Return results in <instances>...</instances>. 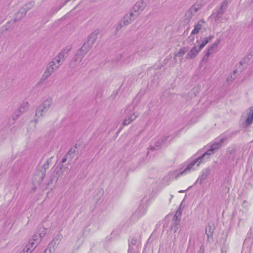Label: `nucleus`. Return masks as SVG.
I'll return each instance as SVG.
<instances>
[{"instance_id":"39448f33","label":"nucleus","mask_w":253,"mask_h":253,"mask_svg":"<svg viewBox=\"0 0 253 253\" xmlns=\"http://www.w3.org/2000/svg\"><path fill=\"white\" fill-rule=\"evenodd\" d=\"M230 3V0H224L221 3L219 8L215 12L212 13L211 16L214 18L215 21H218L222 17Z\"/></svg>"},{"instance_id":"ddd939ff","label":"nucleus","mask_w":253,"mask_h":253,"mask_svg":"<svg viewBox=\"0 0 253 253\" xmlns=\"http://www.w3.org/2000/svg\"><path fill=\"white\" fill-rule=\"evenodd\" d=\"M29 106V104L28 102H26L22 103L21 106L18 108L17 112L16 113L15 117H13V119H16L18 117H19L22 113L25 112L26 110L28 109Z\"/></svg>"},{"instance_id":"a19ab883","label":"nucleus","mask_w":253,"mask_h":253,"mask_svg":"<svg viewBox=\"0 0 253 253\" xmlns=\"http://www.w3.org/2000/svg\"><path fill=\"white\" fill-rule=\"evenodd\" d=\"M235 77H232V75L230 77H228L227 78V82H232V81L234 80Z\"/></svg>"},{"instance_id":"72a5a7b5","label":"nucleus","mask_w":253,"mask_h":253,"mask_svg":"<svg viewBox=\"0 0 253 253\" xmlns=\"http://www.w3.org/2000/svg\"><path fill=\"white\" fill-rule=\"evenodd\" d=\"M182 210L180 207H179L176 211L175 215L177 216L178 218L181 219L182 215Z\"/></svg>"},{"instance_id":"c9c22d12","label":"nucleus","mask_w":253,"mask_h":253,"mask_svg":"<svg viewBox=\"0 0 253 253\" xmlns=\"http://www.w3.org/2000/svg\"><path fill=\"white\" fill-rule=\"evenodd\" d=\"M185 53V51L184 49H181L179 51L175 54V56L182 57Z\"/></svg>"},{"instance_id":"864d4df0","label":"nucleus","mask_w":253,"mask_h":253,"mask_svg":"<svg viewBox=\"0 0 253 253\" xmlns=\"http://www.w3.org/2000/svg\"><path fill=\"white\" fill-rule=\"evenodd\" d=\"M20 253H22V252H20Z\"/></svg>"},{"instance_id":"09e8293b","label":"nucleus","mask_w":253,"mask_h":253,"mask_svg":"<svg viewBox=\"0 0 253 253\" xmlns=\"http://www.w3.org/2000/svg\"><path fill=\"white\" fill-rule=\"evenodd\" d=\"M172 198H173V196L172 195H170V199H169V202H170V201L172 199Z\"/></svg>"},{"instance_id":"423d86ee","label":"nucleus","mask_w":253,"mask_h":253,"mask_svg":"<svg viewBox=\"0 0 253 253\" xmlns=\"http://www.w3.org/2000/svg\"><path fill=\"white\" fill-rule=\"evenodd\" d=\"M146 6V3L144 0L137 1L133 6L132 11L134 12V14H137V17L144 10Z\"/></svg>"},{"instance_id":"dca6fc26","label":"nucleus","mask_w":253,"mask_h":253,"mask_svg":"<svg viewBox=\"0 0 253 253\" xmlns=\"http://www.w3.org/2000/svg\"><path fill=\"white\" fill-rule=\"evenodd\" d=\"M93 44H90L87 41L84 42L83 45L80 48L78 51H80V53L85 56V54L88 52L89 49L92 47Z\"/></svg>"},{"instance_id":"f257e3e1","label":"nucleus","mask_w":253,"mask_h":253,"mask_svg":"<svg viewBox=\"0 0 253 253\" xmlns=\"http://www.w3.org/2000/svg\"><path fill=\"white\" fill-rule=\"evenodd\" d=\"M225 138H221L219 140L215 141L211 145V148L210 149L207 150L204 154L202 155L196 159L192 162H191L186 167V168L183 171L181 172L178 175H182L184 173L186 172L188 170H190L192 169L193 166L197 164V167H198L201 163L202 162V160L204 159H208L209 156L212 154V152L214 150L218 149L219 147H220L222 144V143L225 140Z\"/></svg>"},{"instance_id":"0eeeda50","label":"nucleus","mask_w":253,"mask_h":253,"mask_svg":"<svg viewBox=\"0 0 253 253\" xmlns=\"http://www.w3.org/2000/svg\"><path fill=\"white\" fill-rule=\"evenodd\" d=\"M137 14H134L133 12H130L128 14H126L122 19L124 25H128L137 18Z\"/></svg>"},{"instance_id":"2f4dec72","label":"nucleus","mask_w":253,"mask_h":253,"mask_svg":"<svg viewBox=\"0 0 253 253\" xmlns=\"http://www.w3.org/2000/svg\"><path fill=\"white\" fill-rule=\"evenodd\" d=\"M48 66L53 68V70L55 71L59 69V67L54 63V62L50 61L47 64Z\"/></svg>"},{"instance_id":"58836bf2","label":"nucleus","mask_w":253,"mask_h":253,"mask_svg":"<svg viewBox=\"0 0 253 253\" xmlns=\"http://www.w3.org/2000/svg\"><path fill=\"white\" fill-rule=\"evenodd\" d=\"M77 147H74V148H72L71 149H70V150H69V152H68V154H74L76 151H77Z\"/></svg>"},{"instance_id":"393cba45","label":"nucleus","mask_w":253,"mask_h":253,"mask_svg":"<svg viewBox=\"0 0 253 253\" xmlns=\"http://www.w3.org/2000/svg\"><path fill=\"white\" fill-rule=\"evenodd\" d=\"M35 5V3L33 1H31L28 2L26 5H24L21 8L23 9L25 12L27 13V12L30 9H31L33 7H34Z\"/></svg>"},{"instance_id":"3c124183","label":"nucleus","mask_w":253,"mask_h":253,"mask_svg":"<svg viewBox=\"0 0 253 253\" xmlns=\"http://www.w3.org/2000/svg\"><path fill=\"white\" fill-rule=\"evenodd\" d=\"M251 114V115H252V116L253 117V111H252V114Z\"/></svg>"},{"instance_id":"473e14b6","label":"nucleus","mask_w":253,"mask_h":253,"mask_svg":"<svg viewBox=\"0 0 253 253\" xmlns=\"http://www.w3.org/2000/svg\"><path fill=\"white\" fill-rule=\"evenodd\" d=\"M253 120V117L251 114V113H250L249 115H248L247 119L246 120V125L247 126L250 125L252 123Z\"/></svg>"},{"instance_id":"49530a36","label":"nucleus","mask_w":253,"mask_h":253,"mask_svg":"<svg viewBox=\"0 0 253 253\" xmlns=\"http://www.w3.org/2000/svg\"><path fill=\"white\" fill-rule=\"evenodd\" d=\"M12 29H13V27H11V28H6L5 30H6V31H11V30H12Z\"/></svg>"},{"instance_id":"c756f323","label":"nucleus","mask_w":253,"mask_h":253,"mask_svg":"<svg viewBox=\"0 0 253 253\" xmlns=\"http://www.w3.org/2000/svg\"><path fill=\"white\" fill-rule=\"evenodd\" d=\"M52 62H54L55 64L59 68L60 66L63 64V62L60 60L59 57L56 55L52 60Z\"/></svg>"},{"instance_id":"de8ad7c7","label":"nucleus","mask_w":253,"mask_h":253,"mask_svg":"<svg viewBox=\"0 0 253 253\" xmlns=\"http://www.w3.org/2000/svg\"><path fill=\"white\" fill-rule=\"evenodd\" d=\"M237 70H234L233 72V74L235 75V74L237 73Z\"/></svg>"},{"instance_id":"79ce46f5","label":"nucleus","mask_w":253,"mask_h":253,"mask_svg":"<svg viewBox=\"0 0 253 253\" xmlns=\"http://www.w3.org/2000/svg\"><path fill=\"white\" fill-rule=\"evenodd\" d=\"M205 249L203 246H201L198 253H204Z\"/></svg>"},{"instance_id":"7c9ffc66","label":"nucleus","mask_w":253,"mask_h":253,"mask_svg":"<svg viewBox=\"0 0 253 253\" xmlns=\"http://www.w3.org/2000/svg\"><path fill=\"white\" fill-rule=\"evenodd\" d=\"M199 90L198 87H194L189 93V95L191 96L195 97L197 94L199 93Z\"/></svg>"},{"instance_id":"b1692460","label":"nucleus","mask_w":253,"mask_h":253,"mask_svg":"<svg viewBox=\"0 0 253 253\" xmlns=\"http://www.w3.org/2000/svg\"><path fill=\"white\" fill-rule=\"evenodd\" d=\"M180 224V222L177 221H171V225L170 226V229L173 230L174 233H176L178 229V227Z\"/></svg>"},{"instance_id":"4468645a","label":"nucleus","mask_w":253,"mask_h":253,"mask_svg":"<svg viewBox=\"0 0 253 253\" xmlns=\"http://www.w3.org/2000/svg\"><path fill=\"white\" fill-rule=\"evenodd\" d=\"M145 209L144 208V207L140 206L132 214V218L137 220L143 216L145 214Z\"/></svg>"},{"instance_id":"a18cd8bd","label":"nucleus","mask_w":253,"mask_h":253,"mask_svg":"<svg viewBox=\"0 0 253 253\" xmlns=\"http://www.w3.org/2000/svg\"><path fill=\"white\" fill-rule=\"evenodd\" d=\"M67 161V157L66 156H65L61 160V163L64 164Z\"/></svg>"},{"instance_id":"cd10ccee","label":"nucleus","mask_w":253,"mask_h":253,"mask_svg":"<svg viewBox=\"0 0 253 253\" xmlns=\"http://www.w3.org/2000/svg\"><path fill=\"white\" fill-rule=\"evenodd\" d=\"M213 37V36L210 35L209 37L205 38L199 45L200 49H202Z\"/></svg>"},{"instance_id":"5701e85b","label":"nucleus","mask_w":253,"mask_h":253,"mask_svg":"<svg viewBox=\"0 0 253 253\" xmlns=\"http://www.w3.org/2000/svg\"><path fill=\"white\" fill-rule=\"evenodd\" d=\"M48 232V229L43 227H41L39 229V236L42 239L45 235Z\"/></svg>"},{"instance_id":"2eb2a0df","label":"nucleus","mask_w":253,"mask_h":253,"mask_svg":"<svg viewBox=\"0 0 253 253\" xmlns=\"http://www.w3.org/2000/svg\"><path fill=\"white\" fill-rule=\"evenodd\" d=\"M36 248V243H34L33 241H29L21 252L24 253H31Z\"/></svg>"},{"instance_id":"f8f14e48","label":"nucleus","mask_w":253,"mask_h":253,"mask_svg":"<svg viewBox=\"0 0 253 253\" xmlns=\"http://www.w3.org/2000/svg\"><path fill=\"white\" fill-rule=\"evenodd\" d=\"M71 47L70 46H67L65 48L62 49V50L58 53L57 56L59 58L64 62L65 59L69 55V53L71 50Z\"/></svg>"},{"instance_id":"f704fd0d","label":"nucleus","mask_w":253,"mask_h":253,"mask_svg":"<svg viewBox=\"0 0 253 253\" xmlns=\"http://www.w3.org/2000/svg\"><path fill=\"white\" fill-rule=\"evenodd\" d=\"M125 25H123V21L121 20L118 24V25L116 26V32H118L119 31L120 29H121V28L125 26Z\"/></svg>"},{"instance_id":"c85d7f7f","label":"nucleus","mask_w":253,"mask_h":253,"mask_svg":"<svg viewBox=\"0 0 253 253\" xmlns=\"http://www.w3.org/2000/svg\"><path fill=\"white\" fill-rule=\"evenodd\" d=\"M42 239L39 236V235L38 234H34L33 236L32 240H31L30 241H33L34 242V243H36V247L38 246V245L41 242Z\"/></svg>"},{"instance_id":"8fccbe9b","label":"nucleus","mask_w":253,"mask_h":253,"mask_svg":"<svg viewBox=\"0 0 253 253\" xmlns=\"http://www.w3.org/2000/svg\"><path fill=\"white\" fill-rule=\"evenodd\" d=\"M184 192H185V191H184V190H181V191H179V192H180V193H183Z\"/></svg>"},{"instance_id":"6ab92c4d","label":"nucleus","mask_w":253,"mask_h":253,"mask_svg":"<svg viewBox=\"0 0 253 253\" xmlns=\"http://www.w3.org/2000/svg\"><path fill=\"white\" fill-rule=\"evenodd\" d=\"M169 136H165L160 138L156 143L155 147H151V149L155 150L156 148H159L162 146L169 138Z\"/></svg>"},{"instance_id":"4be33fe9","label":"nucleus","mask_w":253,"mask_h":253,"mask_svg":"<svg viewBox=\"0 0 253 253\" xmlns=\"http://www.w3.org/2000/svg\"><path fill=\"white\" fill-rule=\"evenodd\" d=\"M62 235L61 234L57 235L53 239L50 245H52L54 247L57 246L61 239Z\"/></svg>"},{"instance_id":"f3484780","label":"nucleus","mask_w":253,"mask_h":253,"mask_svg":"<svg viewBox=\"0 0 253 253\" xmlns=\"http://www.w3.org/2000/svg\"><path fill=\"white\" fill-rule=\"evenodd\" d=\"M99 33V30L98 29H96L89 36L87 41L90 44H94L98 38Z\"/></svg>"},{"instance_id":"a211bd4d","label":"nucleus","mask_w":253,"mask_h":253,"mask_svg":"<svg viewBox=\"0 0 253 253\" xmlns=\"http://www.w3.org/2000/svg\"><path fill=\"white\" fill-rule=\"evenodd\" d=\"M26 14L25 11L21 8L14 16V22H16L21 20Z\"/></svg>"},{"instance_id":"1a4fd4ad","label":"nucleus","mask_w":253,"mask_h":253,"mask_svg":"<svg viewBox=\"0 0 253 253\" xmlns=\"http://www.w3.org/2000/svg\"><path fill=\"white\" fill-rule=\"evenodd\" d=\"M211 171V169L210 168H207L204 169L202 171L201 175L199 177L196 183L199 182L201 185L203 181L205 180L208 176L209 175Z\"/></svg>"},{"instance_id":"aec40b11","label":"nucleus","mask_w":253,"mask_h":253,"mask_svg":"<svg viewBox=\"0 0 253 253\" xmlns=\"http://www.w3.org/2000/svg\"><path fill=\"white\" fill-rule=\"evenodd\" d=\"M201 23H204V21L201 20L198 22L197 24H196L194 25V28L191 32V35H195L199 33L200 30L201 29L202 27V24H201Z\"/></svg>"},{"instance_id":"9b49d317","label":"nucleus","mask_w":253,"mask_h":253,"mask_svg":"<svg viewBox=\"0 0 253 253\" xmlns=\"http://www.w3.org/2000/svg\"><path fill=\"white\" fill-rule=\"evenodd\" d=\"M202 49H200V47H197L196 46L193 47L190 51L187 53L186 55V59H191L195 58L197 55L199 54V52Z\"/></svg>"},{"instance_id":"c03bdc74","label":"nucleus","mask_w":253,"mask_h":253,"mask_svg":"<svg viewBox=\"0 0 253 253\" xmlns=\"http://www.w3.org/2000/svg\"><path fill=\"white\" fill-rule=\"evenodd\" d=\"M128 253H134L132 247L130 246L128 250Z\"/></svg>"},{"instance_id":"20e7f679","label":"nucleus","mask_w":253,"mask_h":253,"mask_svg":"<svg viewBox=\"0 0 253 253\" xmlns=\"http://www.w3.org/2000/svg\"><path fill=\"white\" fill-rule=\"evenodd\" d=\"M52 99L48 98L45 100L42 104L39 105L36 111V116L38 117H42L45 115L49 110L52 104Z\"/></svg>"},{"instance_id":"4c0bfd02","label":"nucleus","mask_w":253,"mask_h":253,"mask_svg":"<svg viewBox=\"0 0 253 253\" xmlns=\"http://www.w3.org/2000/svg\"><path fill=\"white\" fill-rule=\"evenodd\" d=\"M137 244V240L135 238H132L129 244V247L130 246L132 247V245L134 246Z\"/></svg>"},{"instance_id":"37998d69","label":"nucleus","mask_w":253,"mask_h":253,"mask_svg":"<svg viewBox=\"0 0 253 253\" xmlns=\"http://www.w3.org/2000/svg\"><path fill=\"white\" fill-rule=\"evenodd\" d=\"M180 220H181V219H180L177 216L174 215L172 220L177 221L180 222Z\"/></svg>"},{"instance_id":"f03ea898","label":"nucleus","mask_w":253,"mask_h":253,"mask_svg":"<svg viewBox=\"0 0 253 253\" xmlns=\"http://www.w3.org/2000/svg\"><path fill=\"white\" fill-rule=\"evenodd\" d=\"M134 105L129 104L127 105L124 110V114L125 115V119L123 122L124 126H127L135 120L139 114L135 111Z\"/></svg>"},{"instance_id":"412c9836","label":"nucleus","mask_w":253,"mask_h":253,"mask_svg":"<svg viewBox=\"0 0 253 253\" xmlns=\"http://www.w3.org/2000/svg\"><path fill=\"white\" fill-rule=\"evenodd\" d=\"M49 164L48 162H46L43 165L42 167V169H43V170H41V171L39 172V174H40L41 173V181H42L44 179L45 175V171L46 169H48Z\"/></svg>"},{"instance_id":"603ef678","label":"nucleus","mask_w":253,"mask_h":253,"mask_svg":"<svg viewBox=\"0 0 253 253\" xmlns=\"http://www.w3.org/2000/svg\"><path fill=\"white\" fill-rule=\"evenodd\" d=\"M35 122L37 123V120H35Z\"/></svg>"},{"instance_id":"6e6552de","label":"nucleus","mask_w":253,"mask_h":253,"mask_svg":"<svg viewBox=\"0 0 253 253\" xmlns=\"http://www.w3.org/2000/svg\"><path fill=\"white\" fill-rule=\"evenodd\" d=\"M200 8L199 5L194 4L190 7L188 11L186 13L185 16L187 19H191L196 14L198 10Z\"/></svg>"},{"instance_id":"e433bc0d","label":"nucleus","mask_w":253,"mask_h":253,"mask_svg":"<svg viewBox=\"0 0 253 253\" xmlns=\"http://www.w3.org/2000/svg\"><path fill=\"white\" fill-rule=\"evenodd\" d=\"M211 54V53L210 51H209L208 50H207V51L205 54V55L204 56L203 58V61L204 62H207L209 59V57L210 56V55Z\"/></svg>"},{"instance_id":"7ed1b4c3","label":"nucleus","mask_w":253,"mask_h":253,"mask_svg":"<svg viewBox=\"0 0 253 253\" xmlns=\"http://www.w3.org/2000/svg\"><path fill=\"white\" fill-rule=\"evenodd\" d=\"M78 51L76 54L71 60L69 63V67L72 69H80L85 67V64L83 61L84 55Z\"/></svg>"},{"instance_id":"ea45409f","label":"nucleus","mask_w":253,"mask_h":253,"mask_svg":"<svg viewBox=\"0 0 253 253\" xmlns=\"http://www.w3.org/2000/svg\"><path fill=\"white\" fill-rule=\"evenodd\" d=\"M59 169L62 171H63L66 168V167L64 166L63 164L61 163L59 164Z\"/></svg>"},{"instance_id":"9d476101","label":"nucleus","mask_w":253,"mask_h":253,"mask_svg":"<svg viewBox=\"0 0 253 253\" xmlns=\"http://www.w3.org/2000/svg\"><path fill=\"white\" fill-rule=\"evenodd\" d=\"M54 71L53 70V68H51L48 66L47 65L46 66L45 70L41 77L40 79V81L41 82H43L45 80H46L53 73Z\"/></svg>"},{"instance_id":"bb28decb","label":"nucleus","mask_w":253,"mask_h":253,"mask_svg":"<svg viewBox=\"0 0 253 253\" xmlns=\"http://www.w3.org/2000/svg\"><path fill=\"white\" fill-rule=\"evenodd\" d=\"M220 41V39H217L213 44L209 47L208 50L211 53H213L214 52V48L217 46Z\"/></svg>"},{"instance_id":"a878e982","label":"nucleus","mask_w":253,"mask_h":253,"mask_svg":"<svg viewBox=\"0 0 253 253\" xmlns=\"http://www.w3.org/2000/svg\"><path fill=\"white\" fill-rule=\"evenodd\" d=\"M237 151V148L235 145L229 146L226 151L227 154L234 155Z\"/></svg>"}]
</instances>
